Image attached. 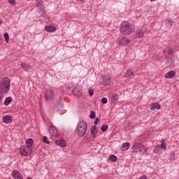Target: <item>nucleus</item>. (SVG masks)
I'll return each instance as SVG.
<instances>
[{
  "mask_svg": "<svg viewBox=\"0 0 179 179\" xmlns=\"http://www.w3.org/2000/svg\"><path fill=\"white\" fill-rule=\"evenodd\" d=\"M165 24L166 27H171L174 24V21L173 20H166Z\"/></svg>",
  "mask_w": 179,
  "mask_h": 179,
  "instance_id": "nucleus-21",
  "label": "nucleus"
},
{
  "mask_svg": "<svg viewBox=\"0 0 179 179\" xmlns=\"http://www.w3.org/2000/svg\"><path fill=\"white\" fill-rule=\"evenodd\" d=\"M94 93V89L93 88H90L89 89V94L92 97L93 96V94Z\"/></svg>",
  "mask_w": 179,
  "mask_h": 179,
  "instance_id": "nucleus-30",
  "label": "nucleus"
},
{
  "mask_svg": "<svg viewBox=\"0 0 179 179\" xmlns=\"http://www.w3.org/2000/svg\"><path fill=\"white\" fill-rule=\"evenodd\" d=\"M54 96L55 94L52 92V90H48L45 94V99L46 100H51V99H53Z\"/></svg>",
  "mask_w": 179,
  "mask_h": 179,
  "instance_id": "nucleus-5",
  "label": "nucleus"
},
{
  "mask_svg": "<svg viewBox=\"0 0 179 179\" xmlns=\"http://www.w3.org/2000/svg\"><path fill=\"white\" fill-rule=\"evenodd\" d=\"M107 101H108L107 98H103L101 99V103H103V104H107Z\"/></svg>",
  "mask_w": 179,
  "mask_h": 179,
  "instance_id": "nucleus-35",
  "label": "nucleus"
},
{
  "mask_svg": "<svg viewBox=\"0 0 179 179\" xmlns=\"http://www.w3.org/2000/svg\"><path fill=\"white\" fill-rule=\"evenodd\" d=\"M131 43V39L126 38L124 37L122 38L121 40L118 41L119 45H128Z\"/></svg>",
  "mask_w": 179,
  "mask_h": 179,
  "instance_id": "nucleus-6",
  "label": "nucleus"
},
{
  "mask_svg": "<svg viewBox=\"0 0 179 179\" xmlns=\"http://www.w3.org/2000/svg\"><path fill=\"white\" fill-rule=\"evenodd\" d=\"M110 99L111 103H117L120 99V96L117 94H114Z\"/></svg>",
  "mask_w": 179,
  "mask_h": 179,
  "instance_id": "nucleus-16",
  "label": "nucleus"
},
{
  "mask_svg": "<svg viewBox=\"0 0 179 179\" xmlns=\"http://www.w3.org/2000/svg\"><path fill=\"white\" fill-rule=\"evenodd\" d=\"M90 118H92V120L96 118V113L94 112H92L91 115H90Z\"/></svg>",
  "mask_w": 179,
  "mask_h": 179,
  "instance_id": "nucleus-34",
  "label": "nucleus"
},
{
  "mask_svg": "<svg viewBox=\"0 0 179 179\" xmlns=\"http://www.w3.org/2000/svg\"><path fill=\"white\" fill-rule=\"evenodd\" d=\"M49 131L51 136H52L53 138H57V136H58V131L54 126H50L49 127Z\"/></svg>",
  "mask_w": 179,
  "mask_h": 179,
  "instance_id": "nucleus-7",
  "label": "nucleus"
},
{
  "mask_svg": "<svg viewBox=\"0 0 179 179\" xmlns=\"http://www.w3.org/2000/svg\"><path fill=\"white\" fill-rule=\"evenodd\" d=\"M79 1H85V0H79Z\"/></svg>",
  "mask_w": 179,
  "mask_h": 179,
  "instance_id": "nucleus-41",
  "label": "nucleus"
},
{
  "mask_svg": "<svg viewBox=\"0 0 179 179\" xmlns=\"http://www.w3.org/2000/svg\"><path fill=\"white\" fill-rule=\"evenodd\" d=\"M1 90L3 93H8L10 89V80L9 78H3L0 83Z\"/></svg>",
  "mask_w": 179,
  "mask_h": 179,
  "instance_id": "nucleus-3",
  "label": "nucleus"
},
{
  "mask_svg": "<svg viewBox=\"0 0 179 179\" xmlns=\"http://www.w3.org/2000/svg\"><path fill=\"white\" fill-rule=\"evenodd\" d=\"M45 31H48V33H51L52 31H55V30H57V28H55V27L52 25H48L45 27Z\"/></svg>",
  "mask_w": 179,
  "mask_h": 179,
  "instance_id": "nucleus-13",
  "label": "nucleus"
},
{
  "mask_svg": "<svg viewBox=\"0 0 179 179\" xmlns=\"http://www.w3.org/2000/svg\"><path fill=\"white\" fill-rule=\"evenodd\" d=\"M150 2H155V0H150Z\"/></svg>",
  "mask_w": 179,
  "mask_h": 179,
  "instance_id": "nucleus-39",
  "label": "nucleus"
},
{
  "mask_svg": "<svg viewBox=\"0 0 179 179\" xmlns=\"http://www.w3.org/2000/svg\"><path fill=\"white\" fill-rule=\"evenodd\" d=\"M165 54L167 56L168 54V57L171 58V54H173V50L171 49H168L165 50Z\"/></svg>",
  "mask_w": 179,
  "mask_h": 179,
  "instance_id": "nucleus-25",
  "label": "nucleus"
},
{
  "mask_svg": "<svg viewBox=\"0 0 179 179\" xmlns=\"http://www.w3.org/2000/svg\"><path fill=\"white\" fill-rule=\"evenodd\" d=\"M107 129H108V125H107V124L102 125L101 129L102 132H106V131H107Z\"/></svg>",
  "mask_w": 179,
  "mask_h": 179,
  "instance_id": "nucleus-29",
  "label": "nucleus"
},
{
  "mask_svg": "<svg viewBox=\"0 0 179 179\" xmlns=\"http://www.w3.org/2000/svg\"><path fill=\"white\" fill-rule=\"evenodd\" d=\"M161 146L163 149H166V144H164V143L162 142Z\"/></svg>",
  "mask_w": 179,
  "mask_h": 179,
  "instance_id": "nucleus-37",
  "label": "nucleus"
},
{
  "mask_svg": "<svg viewBox=\"0 0 179 179\" xmlns=\"http://www.w3.org/2000/svg\"><path fill=\"white\" fill-rule=\"evenodd\" d=\"M134 72L132 69H128L125 73H124V76L125 78H132L134 75Z\"/></svg>",
  "mask_w": 179,
  "mask_h": 179,
  "instance_id": "nucleus-14",
  "label": "nucleus"
},
{
  "mask_svg": "<svg viewBox=\"0 0 179 179\" xmlns=\"http://www.w3.org/2000/svg\"><path fill=\"white\" fill-rule=\"evenodd\" d=\"M55 143L57 146H61L62 148H65V146H66V143L64 139L57 140Z\"/></svg>",
  "mask_w": 179,
  "mask_h": 179,
  "instance_id": "nucleus-10",
  "label": "nucleus"
},
{
  "mask_svg": "<svg viewBox=\"0 0 179 179\" xmlns=\"http://www.w3.org/2000/svg\"><path fill=\"white\" fill-rule=\"evenodd\" d=\"M73 94H74V96H82V87H74V89L73 90Z\"/></svg>",
  "mask_w": 179,
  "mask_h": 179,
  "instance_id": "nucleus-9",
  "label": "nucleus"
},
{
  "mask_svg": "<svg viewBox=\"0 0 179 179\" xmlns=\"http://www.w3.org/2000/svg\"><path fill=\"white\" fill-rule=\"evenodd\" d=\"M8 3H10V5H16V1L15 0H8Z\"/></svg>",
  "mask_w": 179,
  "mask_h": 179,
  "instance_id": "nucleus-32",
  "label": "nucleus"
},
{
  "mask_svg": "<svg viewBox=\"0 0 179 179\" xmlns=\"http://www.w3.org/2000/svg\"><path fill=\"white\" fill-rule=\"evenodd\" d=\"M139 147H140V152L141 153H146V152H148V150L146 149V148H145L143 145L140 144Z\"/></svg>",
  "mask_w": 179,
  "mask_h": 179,
  "instance_id": "nucleus-24",
  "label": "nucleus"
},
{
  "mask_svg": "<svg viewBox=\"0 0 179 179\" xmlns=\"http://www.w3.org/2000/svg\"><path fill=\"white\" fill-rule=\"evenodd\" d=\"M135 36L136 38H143V37H145V33L143 32V30L142 29H138L136 31L135 33Z\"/></svg>",
  "mask_w": 179,
  "mask_h": 179,
  "instance_id": "nucleus-8",
  "label": "nucleus"
},
{
  "mask_svg": "<svg viewBox=\"0 0 179 179\" xmlns=\"http://www.w3.org/2000/svg\"><path fill=\"white\" fill-rule=\"evenodd\" d=\"M13 178L15 179H23V176L17 171H14L13 172Z\"/></svg>",
  "mask_w": 179,
  "mask_h": 179,
  "instance_id": "nucleus-12",
  "label": "nucleus"
},
{
  "mask_svg": "<svg viewBox=\"0 0 179 179\" xmlns=\"http://www.w3.org/2000/svg\"><path fill=\"white\" fill-rule=\"evenodd\" d=\"M131 148V144L129 143H125L122 146V150H128Z\"/></svg>",
  "mask_w": 179,
  "mask_h": 179,
  "instance_id": "nucleus-22",
  "label": "nucleus"
},
{
  "mask_svg": "<svg viewBox=\"0 0 179 179\" xmlns=\"http://www.w3.org/2000/svg\"><path fill=\"white\" fill-rule=\"evenodd\" d=\"M87 131V123L85 121H80L77 125L76 131L78 136H85Z\"/></svg>",
  "mask_w": 179,
  "mask_h": 179,
  "instance_id": "nucleus-2",
  "label": "nucleus"
},
{
  "mask_svg": "<svg viewBox=\"0 0 179 179\" xmlns=\"http://www.w3.org/2000/svg\"><path fill=\"white\" fill-rule=\"evenodd\" d=\"M27 146H29V148H31L33 146V139L29 138L26 141Z\"/></svg>",
  "mask_w": 179,
  "mask_h": 179,
  "instance_id": "nucleus-26",
  "label": "nucleus"
},
{
  "mask_svg": "<svg viewBox=\"0 0 179 179\" xmlns=\"http://www.w3.org/2000/svg\"><path fill=\"white\" fill-rule=\"evenodd\" d=\"M20 152L22 156H30L31 155L32 149L27 145H23L20 148Z\"/></svg>",
  "mask_w": 179,
  "mask_h": 179,
  "instance_id": "nucleus-4",
  "label": "nucleus"
},
{
  "mask_svg": "<svg viewBox=\"0 0 179 179\" xmlns=\"http://www.w3.org/2000/svg\"><path fill=\"white\" fill-rule=\"evenodd\" d=\"M12 102V98L11 97H7L4 101L5 106H9L10 103Z\"/></svg>",
  "mask_w": 179,
  "mask_h": 179,
  "instance_id": "nucleus-27",
  "label": "nucleus"
},
{
  "mask_svg": "<svg viewBox=\"0 0 179 179\" xmlns=\"http://www.w3.org/2000/svg\"><path fill=\"white\" fill-rule=\"evenodd\" d=\"M162 106L157 103H152V106H150V110H160Z\"/></svg>",
  "mask_w": 179,
  "mask_h": 179,
  "instance_id": "nucleus-18",
  "label": "nucleus"
},
{
  "mask_svg": "<svg viewBox=\"0 0 179 179\" xmlns=\"http://www.w3.org/2000/svg\"><path fill=\"white\" fill-rule=\"evenodd\" d=\"M111 80V77L108 75V76H106L103 78V84L104 85H110V82Z\"/></svg>",
  "mask_w": 179,
  "mask_h": 179,
  "instance_id": "nucleus-19",
  "label": "nucleus"
},
{
  "mask_svg": "<svg viewBox=\"0 0 179 179\" xmlns=\"http://www.w3.org/2000/svg\"><path fill=\"white\" fill-rule=\"evenodd\" d=\"M176 76V72L174 71H169L165 74V78L166 79H172V78H174Z\"/></svg>",
  "mask_w": 179,
  "mask_h": 179,
  "instance_id": "nucleus-11",
  "label": "nucleus"
},
{
  "mask_svg": "<svg viewBox=\"0 0 179 179\" xmlns=\"http://www.w3.org/2000/svg\"><path fill=\"white\" fill-rule=\"evenodd\" d=\"M20 66L25 71H29V69H30V64H29L20 63Z\"/></svg>",
  "mask_w": 179,
  "mask_h": 179,
  "instance_id": "nucleus-20",
  "label": "nucleus"
},
{
  "mask_svg": "<svg viewBox=\"0 0 179 179\" xmlns=\"http://www.w3.org/2000/svg\"><path fill=\"white\" fill-rule=\"evenodd\" d=\"M158 150H159V146L155 148V149L154 150V153H157Z\"/></svg>",
  "mask_w": 179,
  "mask_h": 179,
  "instance_id": "nucleus-38",
  "label": "nucleus"
},
{
  "mask_svg": "<svg viewBox=\"0 0 179 179\" xmlns=\"http://www.w3.org/2000/svg\"><path fill=\"white\" fill-rule=\"evenodd\" d=\"M43 142H44L45 143H47V144H49V143H50V142H49L48 138H47V136H44V137L43 138Z\"/></svg>",
  "mask_w": 179,
  "mask_h": 179,
  "instance_id": "nucleus-33",
  "label": "nucleus"
},
{
  "mask_svg": "<svg viewBox=\"0 0 179 179\" xmlns=\"http://www.w3.org/2000/svg\"><path fill=\"white\" fill-rule=\"evenodd\" d=\"M109 160H110V162H117V156L114 155H110L109 157Z\"/></svg>",
  "mask_w": 179,
  "mask_h": 179,
  "instance_id": "nucleus-28",
  "label": "nucleus"
},
{
  "mask_svg": "<svg viewBox=\"0 0 179 179\" xmlns=\"http://www.w3.org/2000/svg\"><path fill=\"white\" fill-rule=\"evenodd\" d=\"M3 122H4V124H10V122H12V117H10V116H4L3 117Z\"/></svg>",
  "mask_w": 179,
  "mask_h": 179,
  "instance_id": "nucleus-17",
  "label": "nucleus"
},
{
  "mask_svg": "<svg viewBox=\"0 0 179 179\" xmlns=\"http://www.w3.org/2000/svg\"><path fill=\"white\" fill-rule=\"evenodd\" d=\"M0 24H2V20H0Z\"/></svg>",
  "mask_w": 179,
  "mask_h": 179,
  "instance_id": "nucleus-40",
  "label": "nucleus"
},
{
  "mask_svg": "<svg viewBox=\"0 0 179 179\" xmlns=\"http://www.w3.org/2000/svg\"><path fill=\"white\" fill-rule=\"evenodd\" d=\"M120 30L123 36H130V34L135 32V27L128 21H122Z\"/></svg>",
  "mask_w": 179,
  "mask_h": 179,
  "instance_id": "nucleus-1",
  "label": "nucleus"
},
{
  "mask_svg": "<svg viewBox=\"0 0 179 179\" xmlns=\"http://www.w3.org/2000/svg\"><path fill=\"white\" fill-rule=\"evenodd\" d=\"M4 38L6 41V43H8L9 41V34H8V33L4 34Z\"/></svg>",
  "mask_w": 179,
  "mask_h": 179,
  "instance_id": "nucleus-31",
  "label": "nucleus"
},
{
  "mask_svg": "<svg viewBox=\"0 0 179 179\" xmlns=\"http://www.w3.org/2000/svg\"><path fill=\"white\" fill-rule=\"evenodd\" d=\"M91 134L93 138H96V136L97 135V126L94 125L91 128Z\"/></svg>",
  "mask_w": 179,
  "mask_h": 179,
  "instance_id": "nucleus-15",
  "label": "nucleus"
},
{
  "mask_svg": "<svg viewBox=\"0 0 179 179\" xmlns=\"http://www.w3.org/2000/svg\"><path fill=\"white\" fill-rule=\"evenodd\" d=\"M141 143L134 144L133 146L134 152H140L141 150Z\"/></svg>",
  "mask_w": 179,
  "mask_h": 179,
  "instance_id": "nucleus-23",
  "label": "nucleus"
},
{
  "mask_svg": "<svg viewBox=\"0 0 179 179\" xmlns=\"http://www.w3.org/2000/svg\"><path fill=\"white\" fill-rule=\"evenodd\" d=\"M99 117H96V118L95 119V121H94L95 125H97V124H99Z\"/></svg>",
  "mask_w": 179,
  "mask_h": 179,
  "instance_id": "nucleus-36",
  "label": "nucleus"
}]
</instances>
